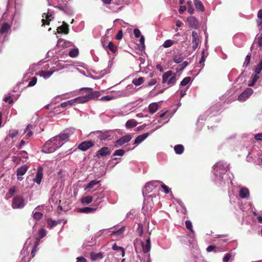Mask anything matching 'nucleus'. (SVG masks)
<instances>
[{
    "label": "nucleus",
    "instance_id": "obj_11",
    "mask_svg": "<svg viewBox=\"0 0 262 262\" xmlns=\"http://www.w3.org/2000/svg\"><path fill=\"white\" fill-rule=\"evenodd\" d=\"M141 244L142 247L143 251L144 253L148 252L151 248V242L149 237L146 239L145 243L141 241Z\"/></svg>",
    "mask_w": 262,
    "mask_h": 262
},
{
    "label": "nucleus",
    "instance_id": "obj_28",
    "mask_svg": "<svg viewBox=\"0 0 262 262\" xmlns=\"http://www.w3.org/2000/svg\"><path fill=\"white\" fill-rule=\"evenodd\" d=\"M158 108V105L156 103L150 104L148 106L149 111L150 113H155Z\"/></svg>",
    "mask_w": 262,
    "mask_h": 262
},
{
    "label": "nucleus",
    "instance_id": "obj_4",
    "mask_svg": "<svg viewBox=\"0 0 262 262\" xmlns=\"http://www.w3.org/2000/svg\"><path fill=\"white\" fill-rule=\"evenodd\" d=\"M25 205L23 198L20 195L14 197L12 201V207L14 209L23 208Z\"/></svg>",
    "mask_w": 262,
    "mask_h": 262
},
{
    "label": "nucleus",
    "instance_id": "obj_14",
    "mask_svg": "<svg viewBox=\"0 0 262 262\" xmlns=\"http://www.w3.org/2000/svg\"><path fill=\"white\" fill-rule=\"evenodd\" d=\"M239 195L242 199L249 198L250 192L249 189L246 187H242L239 191Z\"/></svg>",
    "mask_w": 262,
    "mask_h": 262
},
{
    "label": "nucleus",
    "instance_id": "obj_12",
    "mask_svg": "<svg viewBox=\"0 0 262 262\" xmlns=\"http://www.w3.org/2000/svg\"><path fill=\"white\" fill-rule=\"evenodd\" d=\"M132 138V137L130 135H127L123 136L119 140H117L116 142V144L119 145H122L128 142Z\"/></svg>",
    "mask_w": 262,
    "mask_h": 262
},
{
    "label": "nucleus",
    "instance_id": "obj_44",
    "mask_svg": "<svg viewBox=\"0 0 262 262\" xmlns=\"http://www.w3.org/2000/svg\"><path fill=\"white\" fill-rule=\"evenodd\" d=\"M185 225L187 229L189 230L192 233L194 232L192 229V223L190 221H186L185 222Z\"/></svg>",
    "mask_w": 262,
    "mask_h": 262
},
{
    "label": "nucleus",
    "instance_id": "obj_52",
    "mask_svg": "<svg viewBox=\"0 0 262 262\" xmlns=\"http://www.w3.org/2000/svg\"><path fill=\"white\" fill-rule=\"evenodd\" d=\"M113 96L110 95H107L101 97L100 100L101 101H110L113 99Z\"/></svg>",
    "mask_w": 262,
    "mask_h": 262
},
{
    "label": "nucleus",
    "instance_id": "obj_58",
    "mask_svg": "<svg viewBox=\"0 0 262 262\" xmlns=\"http://www.w3.org/2000/svg\"><path fill=\"white\" fill-rule=\"evenodd\" d=\"M161 186L163 189L165 193L167 194L169 192V188L168 186L164 184H161Z\"/></svg>",
    "mask_w": 262,
    "mask_h": 262
},
{
    "label": "nucleus",
    "instance_id": "obj_64",
    "mask_svg": "<svg viewBox=\"0 0 262 262\" xmlns=\"http://www.w3.org/2000/svg\"><path fill=\"white\" fill-rule=\"evenodd\" d=\"M76 262H86V259L83 256L77 258Z\"/></svg>",
    "mask_w": 262,
    "mask_h": 262
},
{
    "label": "nucleus",
    "instance_id": "obj_48",
    "mask_svg": "<svg viewBox=\"0 0 262 262\" xmlns=\"http://www.w3.org/2000/svg\"><path fill=\"white\" fill-rule=\"evenodd\" d=\"M250 59H251V55H248L246 56V58H245V62L244 63V64H243L244 67H248L249 65L250 61Z\"/></svg>",
    "mask_w": 262,
    "mask_h": 262
},
{
    "label": "nucleus",
    "instance_id": "obj_6",
    "mask_svg": "<svg viewBox=\"0 0 262 262\" xmlns=\"http://www.w3.org/2000/svg\"><path fill=\"white\" fill-rule=\"evenodd\" d=\"M253 93L251 88L246 89L238 97L237 100L240 102L245 101Z\"/></svg>",
    "mask_w": 262,
    "mask_h": 262
},
{
    "label": "nucleus",
    "instance_id": "obj_54",
    "mask_svg": "<svg viewBox=\"0 0 262 262\" xmlns=\"http://www.w3.org/2000/svg\"><path fill=\"white\" fill-rule=\"evenodd\" d=\"M231 257V255L230 253H226L225 255V256L223 258V262H228V260L230 259V258Z\"/></svg>",
    "mask_w": 262,
    "mask_h": 262
},
{
    "label": "nucleus",
    "instance_id": "obj_24",
    "mask_svg": "<svg viewBox=\"0 0 262 262\" xmlns=\"http://www.w3.org/2000/svg\"><path fill=\"white\" fill-rule=\"evenodd\" d=\"M53 73L52 71H41L39 72V75L43 77L45 79L49 78Z\"/></svg>",
    "mask_w": 262,
    "mask_h": 262
},
{
    "label": "nucleus",
    "instance_id": "obj_9",
    "mask_svg": "<svg viewBox=\"0 0 262 262\" xmlns=\"http://www.w3.org/2000/svg\"><path fill=\"white\" fill-rule=\"evenodd\" d=\"M28 170V166L26 165H23L17 169V177L18 181H21L23 179L22 176L24 175Z\"/></svg>",
    "mask_w": 262,
    "mask_h": 262
},
{
    "label": "nucleus",
    "instance_id": "obj_33",
    "mask_svg": "<svg viewBox=\"0 0 262 262\" xmlns=\"http://www.w3.org/2000/svg\"><path fill=\"white\" fill-rule=\"evenodd\" d=\"M52 17L51 14H47L46 16V19H42L41 20L42 23V25H49L50 24V21L52 20L51 17Z\"/></svg>",
    "mask_w": 262,
    "mask_h": 262
},
{
    "label": "nucleus",
    "instance_id": "obj_19",
    "mask_svg": "<svg viewBox=\"0 0 262 262\" xmlns=\"http://www.w3.org/2000/svg\"><path fill=\"white\" fill-rule=\"evenodd\" d=\"M69 30V25L64 22L62 25L58 27L57 28V31L58 33H64L66 34H68Z\"/></svg>",
    "mask_w": 262,
    "mask_h": 262
},
{
    "label": "nucleus",
    "instance_id": "obj_32",
    "mask_svg": "<svg viewBox=\"0 0 262 262\" xmlns=\"http://www.w3.org/2000/svg\"><path fill=\"white\" fill-rule=\"evenodd\" d=\"M175 43H176V42L174 41L171 39H168L164 41L163 44V46L165 48H167L172 46Z\"/></svg>",
    "mask_w": 262,
    "mask_h": 262
},
{
    "label": "nucleus",
    "instance_id": "obj_56",
    "mask_svg": "<svg viewBox=\"0 0 262 262\" xmlns=\"http://www.w3.org/2000/svg\"><path fill=\"white\" fill-rule=\"evenodd\" d=\"M123 37V31L122 30H120L118 33L117 34V35L116 36V39L117 40H120Z\"/></svg>",
    "mask_w": 262,
    "mask_h": 262
},
{
    "label": "nucleus",
    "instance_id": "obj_5",
    "mask_svg": "<svg viewBox=\"0 0 262 262\" xmlns=\"http://www.w3.org/2000/svg\"><path fill=\"white\" fill-rule=\"evenodd\" d=\"M95 194L93 196H83L81 199V202L83 205H88L91 203L93 201L94 202H97L98 201L99 199H102L103 198V195L102 194H100V196L97 198L96 199L95 198Z\"/></svg>",
    "mask_w": 262,
    "mask_h": 262
},
{
    "label": "nucleus",
    "instance_id": "obj_27",
    "mask_svg": "<svg viewBox=\"0 0 262 262\" xmlns=\"http://www.w3.org/2000/svg\"><path fill=\"white\" fill-rule=\"evenodd\" d=\"M137 125V121L134 119H130L128 120L126 123V127L127 128H133Z\"/></svg>",
    "mask_w": 262,
    "mask_h": 262
},
{
    "label": "nucleus",
    "instance_id": "obj_62",
    "mask_svg": "<svg viewBox=\"0 0 262 262\" xmlns=\"http://www.w3.org/2000/svg\"><path fill=\"white\" fill-rule=\"evenodd\" d=\"M4 101H5V102L8 101L9 103L10 104H12L14 102L13 100L10 96L6 97V98H5Z\"/></svg>",
    "mask_w": 262,
    "mask_h": 262
},
{
    "label": "nucleus",
    "instance_id": "obj_7",
    "mask_svg": "<svg viewBox=\"0 0 262 262\" xmlns=\"http://www.w3.org/2000/svg\"><path fill=\"white\" fill-rule=\"evenodd\" d=\"M95 142L92 140L85 141L78 145V148L82 151H86L94 146Z\"/></svg>",
    "mask_w": 262,
    "mask_h": 262
},
{
    "label": "nucleus",
    "instance_id": "obj_45",
    "mask_svg": "<svg viewBox=\"0 0 262 262\" xmlns=\"http://www.w3.org/2000/svg\"><path fill=\"white\" fill-rule=\"evenodd\" d=\"M258 78H259V76H258L257 74L254 75L252 77L251 82L248 84V85L250 86H253L254 85V84L257 81V80Z\"/></svg>",
    "mask_w": 262,
    "mask_h": 262
},
{
    "label": "nucleus",
    "instance_id": "obj_16",
    "mask_svg": "<svg viewBox=\"0 0 262 262\" xmlns=\"http://www.w3.org/2000/svg\"><path fill=\"white\" fill-rule=\"evenodd\" d=\"M187 21L191 28L196 29L198 25V21L194 16H190L187 18Z\"/></svg>",
    "mask_w": 262,
    "mask_h": 262
},
{
    "label": "nucleus",
    "instance_id": "obj_38",
    "mask_svg": "<svg viewBox=\"0 0 262 262\" xmlns=\"http://www.w3.org/2000/svg\"><path fill=\"white\" fill-rule=\"evenodd\" d=\"M124 230H125V227H122L119 230H118L116 231L113 232L112 233V235H116V236L120 235L121 234H122V233L124 231Z\"/></svg>",
    "mask_w": 262,
    "mask_h": 262
},
{
    "label": "nucleus",
    "instance_id": "obj_3",
    "mask_svg": "<svg viewBox=\"0 0 262 262\" xmlns=\"http://www.w3.org/2000/svg\"><path fill=\"white\" fill-rule=\"evenodd\" d=\"M177 74L172 71L169 70L163 74L162 76V83H166L168 85L172 86L176 83Z\"/></svg>",
    "mask_w": 262,
    "mask_h": 262
},
{
    "label": "nucleus",
    "instance_id": "obj_23",
    "mask_svg": "<svg viewBox=\"0 0 262 262\" xmlns=\"http://www.w3.org/2000/svg\"><path fill=\"white\" fill-rule=\"evenodd\" d=\"M96 211V208H92L89 207H85L84 208H80L79 212L80 213H89L95 212Z\"/></svg>",
    "mask_w": 262,
    "mask_h": 262
},
{
    "label": "nucleus",
    "instance_id": "obj_25",
    "mask_svg": "<svg viewBox=\"0 0 262 262\" xmlns=\"http://www.w3.org/2000/svg\"><path fill=\"white\" fill-rule=\"evenodd\" d=\"M174 151L177 154H182L184 150V146L181 144H178L174 147Z\"/></svg>",
    "mask_w": 262,
    "mask_h": 262
},
{
    "label": "nucleus",
    "instance_id": "obj_22",
    "mask_svg": "<svg viewBox=\"0 0 262 262\" xmlns=\"http://www.w3.org/2000/svg\"><path fill=\"white\" fill-rule=\"evenodd\" d=\"M149 135L148 133H144L141 135L138 136L135 139L134 144H138L144 140Z\"/></svg>",
    "mask_w": 262,
    "mask_h": 262
},
{
    "label": "nucleus",
    "instance_id": "obj_60",
    "mask_svg": "<svg viewBox=\"0 0 262 262\" xmlns=\"http://www.w3.org/2000/svg\"><path fill=\"white\" fill-rule=\"evenodd\" d=\"M135 36L136 38H138L141 36L140 31L138 29H135L134 31Z\"/></svg>",
    "mask_w": 262,
    "mask_h": 262
},
{
    "label": "nucleus",
    "instance_id": "obj_1",
    "mask_svg": "<svg viewBox=\"0 0 262 262\" xmlns=\"http://www.w3.org/2000/svg\"><path fill=\"white\" fill-rule=\"evenodd\" d=\"M70 137L69 133L64 132L58 136H56L46 142L42 148V151L50 154L54 152L60 147L64 142H67Z\"/></svg>",
    "mask_w": 262,
    "mask_h": 262
},
{
    "label": "nucleus",
    "instance_id": "obj_29",
    "mask_svg": "<svg viewBox=\"0 0 262 262\" xmlns=\"http://www.w3.org/2000/svg\"><path fill=\"white\" fill-rule=\"evenodd\" d=\"M112 249L114 250H115V251H118V250L121 251L122 256V257L124 256V255H125V250H124V249L123 247L118 246L116 244H114L113 245V246H112Z\"/></svg>",
    "mask_w": 262,
    "mask_h": 262
},
{
    "label": "nucleus",
    "instance_id": "obj_41",
    "mask_svg": "<svg viewBox=\"0 0 262 262\" xmlns=\"http://www.w3.org/2000/svg\"><path fill=\"white\" fill-rule=\"evenodd\" d=\"M125 151L123 149H117L113 154V156H122L124 155Z\"/></svg>",
    "mask_w": 262,
    "mask_h": 262
},
{
    "label": "nucleus",
    "instance_id": "obj_39",
    "mask_svg": "<svg viewBox=\"0 0 262 262\" xmlns=\"http://www.w3.org/2000/svg\"><path fill=\"white\" fill-rule=\"evenodd\" d=\"M18 134V132L15 129H11L9 131L8 136L11 138H13L16 137Z\"/></svg>",
    "mask_w": 262,
    "mask_h": 262
},
{
    "label": "nucleus",
    "instance_id": "obj_63",
    "mask_svg": "<svg viewBox=\"0 0 262 262\" xmlns=\"http://www.w3.org/2000/svg\"><path fill=\"white\" fill-rule=\"evenodd\" d=\"M186 7L185 6H181L179 9V12L180 14H182L186 10Z\"/></svg>",
    "mask_w": 262,
    "mask_h": 262
},
{
    "label": "nucleus",
    "instance_id": "obj_57",
    "mask_svg": "<svg viewBox=\"0 0 262 262\" xmlns=\"http://www.w3.org/2000/svg\"><path fill=\"white\" fill-rule=\"evenodd\" d=\"M205 60V51L203 50L202 52V57L200 60V63L204 66V62Z\"/></svg>",
    "mask_w": 262,
    "mask_h": 262
},
{
    "label": "nucleus",
    "instance_id": "obj_17",
    "mask_svg": "<svg viewBox=\"0 0 262 262\" xmlns=\"http://www.w3.org/2000/svg\"><path fill=\"white\" fill-rule=\"evenodd\" d=\"M43 176L42 168L40 167L38 169L34 181L38 184H40Z\"/></svg>",
    "mask_w": 262,
    "mask_h": 262
},
{
    "label": "nucleus",
    "instance_id": "obj_15",
    "mask_svg": "<svg viewBox=\"0 0 262 262\" xmlns=\"http://www.w3.org/2000/svg\"><path fill=\"white\" fill-rule=\"evenodd\" d=\"M103 257V253L101 252L96 253L91 252L90 253V258L92 261H95L98 259H101Z\"/></svg>",
    "mask_w": 262,
    "mask_h": 262
},
{
    "label": "nucleus",
    "instance_id": "obj_30",
    "mask_svg": "<svg viewBox=\"0 0 262 262\" xmlns=\"http://www.w3.org/2000/svg\"><path fill=\"white\" fill-rule=\"evenodd\" d=\"M79 51L78 49L74 48L72 49L69 53V55L72 58H75L78 56Z\"/></svg>",
    "mask_w": 262,
    "mask_h": 262
},
{
    "label": "nucleus",
    "instance_id": "obj_2",
    "mask_svg": "<svg viewBox=\"0 0 262 262\" xmlns=\"http://www.w3.org/2000/svg\"><path fill=\"white\" fill-rule=\"evenodd\" d=\"M85 91L86 94L83 96L78 97L75 99L64 102L61 104V106L65 107L68 105L72 106L76 103H83L88 102L91 99L98 98L100 96L99 91H93L92 88H85L82 89Z\"/></svg>",
    "mask_w": 262,
    "mask_h": 262
},
{
    "label": "nucleus",
    "instance_id": "obj_46",
    "mask_svg": "<svg viewBox=\"0 0 262 262\" xmlns=\"http://www.w3.org/2000/svg\"><path fill=\"white\" fill-rule=\"evenodd\" d=\"M38 234H39V238L41 239L44 237L46 235V230L43 229L41 228L38 231Z\"/></svg>",
    "mask_w": 262,
    "mask_h": 262
},
{
    "label": "nucleus",
    "instance_id": "obj_31",
    "mask_svg": "<svg viewBox=\"0 0 262 262\" xmlns=\"http://www.w3.org/2000/svg\"><path fill=\"white\" fill-rule=\"evenodd\" d=\"M144 82V78L140 77L137 79H134L132 82L135 85L139 86L142 84Z\"/></svg>",
    "mask_w": 262,
    "mask_h": 262
},
{
    "label": "nucleus",
    "instance_id": "obj_50",
    "mask_svg": "<svg viewBox=\"0 0 262 262\" xmlns=\"http://www.w3.org/2000/svg\"><path fill=\"white\" fill-rule=\"evenodd\" d=\"M43 214L40 212H36L33 213V217L36 220H40L42 217Z\"/></svg>",
    "mask_w": 262,
    "mask_h": 262
},
{
    "label": "nucleus",
    "instance_id": "obj_37",
    "mask_svg": "<svg viewBox=\"0 0 262 262\" xmlns=\"http://www.w3.org/2000/svg\"><path fill=\"white\" fill-rule=\"evenodd\" d=\"M107 48L113 53H115L117 50L116 47L111 41L108 43Z\"/></svg>",
    "mask_w": 262,
    "mask_h": 262
},
{
    "label": "nucleus",
    "instance_id": "obj_34",
    "mask_svg": "<svg viewBox=\"0 0 262 262\" xmlns=\"http://www.w3.org/2000/svg\"><path fill=\"white\" fill-rule=\"evenodd\" d=\"M184 58L181 55H177L173 57V60L177 63H181L183 61Z\"/></svg>",
    "mask_w": 262,
    "mask_h": 262
},
{
    "label": "nucleus",
    "instance_id": "obj_43",
    "mask_svg": "<svg viewBox=\"0 0 262 262\" xmlns=\"http://www.w3.org/2000/svg\"><path fill=\"white\" fill-rule=\"evenodd\" d=\"M57 46L62 48L66 47V41L62 38H59L57 41Z\"/></svg>",
    "mask_w": 262,
    "mask_h": 262
},
{
    "label": "nucleus",
    "instance_id": "obj_55",
    "mask_svg": "<svg viewBox=\"0 0 262 262\" xmlns=\"http://www.w3.org/2000/svg\"><path fill=\"white\" fill-rule=\"evenodd\" d=\"M139 41H140V43L141 46L142 48L144 49L145 48V45H144L145 38L143 35L141 36Z\"/></svg>",
    "mask_w": 262,
    "mask_h": 262
},
{
    "label": "nucleus",
    "instance_id": "obj_26",
    "mask_svg": "<svg viewBox=\"0 0 262 262\" xmlns=\"http://www.w3.org/2000/svg\"><path fill=\"white\" fill-rule=\"evenodd\" d=\"M100 182V181H98L96 180H93L90 181L87 185V186L85 187L84 190H86L89 189H91L93 188L95 185L98 184Z\"/></svg>",
    "mask_w": 262,
    "mask_h": 262
},
{
    "label": "nucleus",
    "instance_id": "obj_42",
    "mask_svg": "<svg viewBox=\"0 0 262 262\" xmlns=\"http://www.w3.org/2000/svg\"><path fill=\"white\" fill-rule=\"evenodd\" d=\"M190 80H191L190 77H186L183 79V80L181 81L180 84L182 86H185L186 84H187L190 82Z\"/></svg>",
    "mask_w": 262,
    "mask_h": 262
},
{
    "label": "nucleus",
    "instance_id": "obj_40",
    "mask_svg": "<svg viewBox=\"0 0 262 262\" xmlns=\"http://www.w3.org/2000/svg\"><path fill=\"white\" fill-rule=\"evenodd\" d=\"M188 62L185 61L183 62L182 64H180L178 66V67L177 68V71H180L183 70V69L188 65Z\"/></svg>",
    "mask_w": 262,
    "mask_h": 262
},
{
    "label": "nucleus",
    "instance_id": "obj_36",
    "mask_svg": "<svg viewBox=\"0 0 262 262\" xmlns=\"http://www.w3.org/2000/svg\"><path fill=\"white\" fill-rule=\"evenodd\" d=\"M262 70V59L259 61L258 64L255 69V72L257 74H260Z\"/></svg>",
    "mask_w": 262,
    "mask_h": 262
},
{
    "label": "nucleus",
    "instance_id": "obj_49",
    "mask_svg": "<svg viewBox=\"0 0 262 262\" xmlns=\"http://www.w3.org/2000/svg\"><path fill=\"white\" fill-rule=\"evenodd\" d=\"M47 223H48V225L49 226H50L51 227L55 226L57 224V222H56V221H54V220H52L51 219H48Z\"/></svg>",
    "mask_w": 262,
    "mask_h": 262
},
{
    "label": "nucleus",
    "instance_id": "obj_47",
    "mask_svg": "<svg viewBox=\"0 0 262 262\" xmlns=\"http://www.w3.org/2000/svg\"><path fill=\"white\" fill-rule=\"evenodd\" d=\"M136 231L139 233L140 236H142L143 234V226L141 224H138V228Z\"/></svg>",
    "mask_w": 262,
    "mask_h": 262
},
{
    "label": "nucleus",
    "instance_id": "obj_59",
    "mask_svg": "<svg viewBox=\"0 0 262 262\" xmlns=\"http://www.w3.org/2000/svg\"><path fill=\"white\" fill-rule=\"evenodd\" d=\"M257 45L260 49L262 50V35L258 37Z\"/></svg>",
    "mask_w": 262,
    "mask_h": 262
},
{
    "label": "nucleus",
    "instance_id": "obj_8",
    "mask_svg": "<svg viewBox=\"0 0 262 262\" xmlns=\"http://www.w3.org/2000/svg\"><path fill=\"white\" fill-rule=\"evenodd\" d=\"M111 152L112 150L108 147H103L96 152V157L100 158L101 157L108 156L111 154Z\"/></svg>",
    "mask_w": 262,
    "mask_h": 262
},
{
    "label": "nucleus",
    "instance_id": "obj_20",
    "mask_svg": "<svg viewBox=\"0 0 262 262\" xmlns=\"http://www.w3.org/2000/svg\"><path fill=\"white\" fill-rule=\"evenodd\" d=\"M33 128V125L31 124H28L25 130V133H27L26 135V138L27 139H29V138H31L33 135V133L32 130H31V129Z\"/></svg>",
    "mask_w": 262,
    "mask_h": 262
},
{
    "label": "nucleus",
    "instance_id": "obj_10",
    "mask_svg": "<svg viewBox=\"0 0 262 262\" xmlns=\"http://www.w3.org/2000/svg\"><path fill=\"white\" fill-rule=\"evenodd\" d=\"M159 183H160V182L158 181H152L146 183L145 186V191L147 193L152 191L153 188L156 187Z\"/></svg>",
    "mask_w": 262,
    "mask_h": 262
},
{
    "label": "nucleus",
    "instance_id": "obj_13",
    "mask_svg": "<svg viewBox=\"0 0 262 262\" xmlns=\"http://www.w3.org/2000/svg\"><path fill=\"white\" fill-rule=\"evenodd\" d=\"M192 48L193 50H195L198 46L199 42V39L198 33L196 31H192Z\"/></svg>",
    "mask_w": 262,
    "mask_h": 262
},
{
    "label": "nucleus",
    "instance_id": "obj_51",
    "mask_svg": "<svg viewBox=\"0 0 262 262\" xmlns=\"http://www.w3.org/2000/svg\"><path fill=\"white\" fill-rule=\"evenodd\" d=\"M37 82V78L36 77H33L31 79V81L29 82L28 86H32L35 85Z\"/></svg>",
    "mask_w": 262,
    "mask_h": 262
},
{
    "label": "nucleus",
    "instance_id": "obj_35",
    "mask_svg": "<svg viewBox=\"0 0 262 262\" xmlns=\"http://www.w3.org/2000/svg\"><path fill=\"white\" fill-rule=\"evenodd\" d=\"M110 137L108 132H106L103 133H101L98 137L100 140H105Z\"/></svg>",
    "mask_w": 262,
    "mask_h": 262
},
{
    "label": "nucleus",
    "instance_id": "obj_61",
    "mask_svg": "<svg viewBox=\"0 0 262 262\" xmlns=\"http://www.w3.org/2000/svg\"><path fill=\"white\" fill-rule=\"evenodd\" d=\"M254 138L257 141H262V133L260 134H257L255 135Z\"/></svg>",
    "mask_w": 262,
    "mask_h": 262
},
{
    "label": "nucleus",
    "instance_id": "obj_18",
    "mask_svg": "<svg viewBox=\"0 0 262 262\" xmlns=\"http://www.w3.org/2000/svg\"><path fill=\"white\" fill-rule=\"evenodd\" d=\"M11 27V25L7 23H4L2 24V27L0 29V34H4L7 33L10 30Z\"/></svg>",
    "mask_w": 262,
    "mask_h": 262
},
{
    "label": "nucleus",
    "instance_id": "obj_21",
    "mask_svg": "<svg viewBox=\"0 0 262 262\" xmlns=\"http://www.w3.org/2000/svg\"><path fill=\"white\" fill-rule=\"evenodd\" d=\"M194 4L197 10L204 12L205 10L203 3L200 0H194Z\"/></svg>",
    "mask_w": 262,
    "mask_h": 262
},
{
    "label": "nucleus",
    "instance_id": "obj_53",
    "mask_svg": "<svg viewBox=\"0 0 262 262\" xmlns=\"http://www.w3.org/2000/svg\"><path fill=\"white\" fill-rule=\"evenodd\" d=\"M16 192V188L15 187L10 188L9 190L8 194H10V196H13Z\"/></svg>",
    "mask_w": 262,
    "mask_h": 262
}]
</instances>
